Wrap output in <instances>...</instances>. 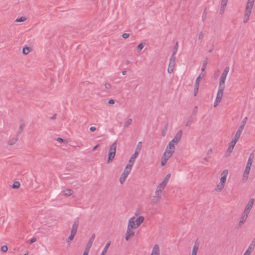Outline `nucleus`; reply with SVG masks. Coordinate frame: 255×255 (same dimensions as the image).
Returning a JSON list of instances; mask_svg holds the SVG:
<instances>
[{"label":"nucleus","instance_id":"obj_4","mask_svg":"<svg viewBox=\"0 0 255 255\" xmlns=\"http://www.w3.org/2000/svg\"><path fill=\"white\" fill-rule=\"evenodd\" d=\"M117 141H115L110 146L109 149L108 158L107 161L108 164L111 163L116 155Z\"/></svg>","mask_w":255,"mask_h":255},{"label":"nucleus","instance_id":"obj_24","mask_svg":"<svg viewBox=\"0 0 255 255\" xmlns=\"http://www.w3.org/2000/svg\"><path fill=\"white\" fill-rule=\"evenodd\" d=\"M79 219L77 218L74 222V223L72 226V228L71 229V232L77 233V231L78 229V227L79 226Z\"/></svg>","mask_w":255,"mask_h":255},{"label":"nucleus","instance_id":"obj_21","mask_svg":"<svg viewBox=\"0 0 255 255\" xmlns=\"http://www.w3.org/2000/svg\"><path fill=\"white\" fill-rule=\"evenodd\" d=\"M18 141V135H15L11 137L7 141V144L10 145L15 144Z\"/></svg>","mask_w":255,"mask_h":255},{"label":"nucleus","instance_id":"obj_51","mask_svg":"<svg viewBox=\"0 0 255 255\" xmlns=\"http://www.w3.org/2000/svg\"><path fill=\"white\" fill-rule=\"evenodd\" d=\"M96 130V128L95 127H91L90 128V130L91 131H94Z\"/></svg>","mask_w":255,"mask_h":255},{"label":"nucleus","instance_id":"obj_53","mask_svg":"<svg viewBox=\"0 0 255 255\" xmlns=\"http://www.w3.org/2000/svg\"><path fill=\"white\" fill-rule=\"evenodd\" d=\"M252 165V164L247 163V165H246V168H249V169H251V167Z\"/></svg>","mask_w":255,"mask_h":255},{"label":"nucleus","instance_id":"obj_55","mask_svg":"<svg viewBox=\"0 0 255 255\" xmlns=\"http://www.w3.org/2000/svg\"><path fill=\"white\" fill-rule=\"evenodd\" d=\"M24 125L23 124H22L19 126V128L22 130L24 128Z\"/></svg>","mask_w":255,"mask_h":255},{"label":"nucleus","instance_id":"obj_6","mask_svg":"<svg viewBox=\"0 0 255 255\" xmlns=\"http://www.w3.org/2000/svg\"><path fill=\"white\" fill-rule=\"evenodd\" d=\"M134 229H136V228L128 223L127 231L125 235V239L127 241H129L131 238L134 236L135 233L133 230Z\"/></svg>","mask_w":255,"mask_h":255},{"label":"nucleus","instance_id":"obj_49","mask_svg":"<svg viewBox=\"0 0 255 255\" xmlns=\"http://www.w3.org/2000/svg\"><path fill=\"white\" fill-rule=\"evenodd\" d=\"M129 36V34L128 33H125L122 35V37L123 38L126 39L128 38Z\"/></svg>","mask_w":255,"mask_h":255},{"label":"nucleus","instance_id":"obj_13","mask_svg":"<svg viewBox=\"0 0 255 255\" xmlns=\"http://www.w3.org/2000/svg\"><path fill=\"white\" fill-rule=\"evenodd\" d=\"M95 235L93 234L90 238L82 255H88L89 250L92 247V244L95 240Z\"/></svg>","mask_w":255,"mask_h":255},{"label":"nucleus","instance_id":"obj_54","mask_svg":"<svg viewBox=\"0 0 255 255\" xmlns=\"http://www.w3.org/2000/svg\"><path fill=\"white\" fill-rule=\"evenodd\" d=\"M206 13L205 11H204L203 13V17H202V19H203V21L205 20V19H206Z\"/></svg>","mask_w":255,"mask_h":255},{"label":"nucleus","instance_id":"obj_58","mask_svg":"<svg viewBox=\"0 0 255 255\" xmlns=\"http://www.w3.org/2000/svg\"><path fill=\"white\" fill-rule=\"evenodd\" d=\"M190 125V122H187L186 124H185V126H189Z\"/></svg>","mask_w":255,"mask_h":255},{"label":"nucleus","instance_id":"obj_11","mask_svg":"<svg viewBox=\"0 0 255 255\" xmlns=\"http://www.w3.org/2000/svg\"><path fill=\"white\" fill-rule=\"evenodd\" d=\"M175 56L172 55L170 57V61L168 64V67L167 69V72L171 74L172 73L174 69V67L175 66Z\"/></svg>","mask_w":255,"mask_h":255},{"label":"nucleus","instance_id":"obj_39","mask_svg":"<svg viewBox=\"0 0 255 255\" xmlns=\"http://www.w3.org/2000/svg\"><path fill=\"white\" fill-rule=\"evenodd\" d=\"M238 140L235 139V138H233L232 140L231 141V142L229 143L230 146H231L233 147H234L235 145H236V143L238 142Z\"/></svg>","mask_w":255,"mask_h":255},{"label":"nucleus","instance_id":"obj_23","mask_svg":"<svg viewBox=\"0 0 255 255\" xmlns=\"http://www.w3.org/2000/svg\"><path fill=\"white\" fill-rule=\"evenodd\" d=\"M250 169L246 168L243 174V182H246L248 179V176L250 172Z\"/></svg>","mask_w":255,"mask_h":255},{"label":"nucleus","instance_id":"obj_32","mask_svg":"<svg viewBox=\"0 0 255 255\" xmlns=\"http://www.w3.org/2000/svg\"><path fill=\"white\" fill-rule=\"evenodd\" d=\"M141 147H142V142L141 141H139L138 142V143L136 145V147L134 152L139 154L141 149Z\"/></svg>","mask_w":255,"mask_h":255},{"label":"nucleus","instance_id":"obj_46","mask_svg":"<svg viewBox=\"0 0 255 255\" xmlns=\"http://www.w3.org/2000/svg\"><path fill=\"white\" fill-rule=\"evenodd\" d=\"M204 37V33L202 31H201L198 34V39L199 40L202 39Z\"/></svg>","mask_w":255,"mask_h":255},{"label":"nucleus","instance_id":"obj_8","mask_svg":"<svg viewBox=\"0 0 255 255\" xmlns=\"http://www.w3.org/2000/svg\"><path fill=\"white\" fill-rule=\"evenodd\" d=\"M175 145L176 144H173V143L169 141L165 148L164 153L172 156L173 154L175 152Z\"/></svg>","mask_w":255,"mask_h":255},{"label":"nucleus","instance_id":"obj_36","mask_svg":"<svg viewBox=\"0 0 255 255\" xmlns=\"http://www.w3.org/2000/svg\"><path fill=\"white\" fill-rule=\"evenodd\" d=\"M73 191L71 189H66L64 191V194L65 196H70L72 194Z\"/></svg>","mask_w":255,"mask_h":255},{"label":"nucleus","instance_id":"obj_18","mask_svg":"<svg viewBox=\"0 0 255 255\" xmlns=\"http://www.w3.org/2000/svg\"><path fill=\"white\" fill-rule=\"evenodd\" d=\"M160 247L158 244H155L153 246L150 255H160Z\"/></svg>","mask_w":255,"mask_h":255},{"label":"nucleus","instance_id":"obj_9","mask_svg":"<svg viewBox=\"0 0 255 255\" xmlns=\"http://www.w3.org/2000/svg\"><path fill=\"white\" fill-rule=\"evenodd\" d=\"M229 70H230V67L228 66L226 67L225 68L223 73L221 75L220 79L219 85L225 86L226 79L227 76L229 73Z\"/></svg>","mask_w":255,"mask_h":255},{"label":"nucleus","instance_id":"obj_35","mask_svg":"<svg viewBox=\"0 0 255 255\" xmlns=\"http://www.w3.org/2000/svg\"><path fill=\"white\" fill-rule=\"evenodd\" d=\"M132 120L131 119H128L124 124L125 128H128L131 124Z\"/></svg>","mask_w":255,"mask_h":255},{"label":"nucleus","instance_id":"obj_26","mask_svg":"<svg viewBox=\"0 0 255 255\" xmlns=\"http://www.w3.org/2000/svg\"><path fill=\"white\" fill-rule=\"evenodd\" d=\"M243 131V129H241L238 128V130L236 131L235 135L233 138L237 140H239V139L240 138V136L242 133Z\"/></svg>","mask_w":255,"mask_h":255},{"label":"nucleus","instance_id":"obj_12","mask_svg":"<svg viewBox=\"0 0 255 255\" xmlns=\"http://www.w3.org/2000/svg\"><path fill=\"white\" fill-rule=\"evenodd\" d=\"M249 215L243 212L237 224L238 228H241L243 227L249 217Z\"/></svg>","mask_w":255,"mask_h":255},{"label":"nucleus","instance_id":"obj_43","mask_svg":"<svg viewBox=\"0 0 255 255\" xmlns=\"http://www.w3.org/2000/svg\"><path fill=\"white\" fill-rule=\"evenodd\" d=\"M177 47H178V43L177 42L176 43L175 46L173 48V53L172 55L175 56V54L176 53V52L177 51Z\"/></svg>","mask_w":255,"mask_h":255},{"label":"nucleus","instance_id":"obj_27","mask_svg":"<svg viewBox=\"0 0 255 255\" xmlns=\"http://www.w3.org/2000/svg\"><path fill=\"white\" fill-rule=\"evenodd\" d=\"M160 200L161 198L153 196L151 199V204L152 205H156L159 203Z\"/></svg>","mask_w":255,"mask_h":255},{"label":"nucleus","instance_id":"obj_2","mask_svg":"<svg viewBox=\"0 0 255 255\" xmlns=\"http://www.w3.org/2000/svg\"><path fill=\"white\" fill-rule=\"evenodd\" d=\"M255 1V0H247L246 3V7L243 17V22L244 23H247L250 18Z\"/></svg>","mask_w":255,"mask_h":255},{"label":"nucleus","instance_id":"obj_34","mask_svg":"<svg viewBox=\"0 0 255 255\" xmlns=\"http://www.w3.org/2000/svg\"><path fill=\"white\" fill-rule=\"evenodd\" d=\"M110 242H109L105 246V248H104L101 254L100 255H105L106 253L107 252L108 249L110 246Z\"/></svg>","mask_w":255,"mask_h":255},{"label":"nucleus","instance_id":"obj_40","mask_svg":"<svg viewBox=\"0 0 255 255\" xmlns=\"http://www.w3.org/2000/svg\"><path fill=\"white\" fill-rule=\"evenodd\" d=\"M208 64V60L206 59L203 64V65H202V68H201V70L202 72L204 71L206 68V66H207V65Z\"/></svg>","mask_w":255,"mask_h":255},{"label":"nucleus","instance_id":"obj_19","mask_svg":"<svg viewBox=\"0 0 255 255\" xmlns=\"http://www.w3.org/2000/svg\"><path fill=\"white\" fill-rule=\"evenodd\" d=\"M172 156L166 154L165 153H163V154L161 157V166H164L166 165L167 161L168 159L171 157Z\"/></svg>","mask_w":255,"mask_h":255},{"label":"nucleus","instance_id":"obj_52","mask_svg":"<svg viewBox=\"0 0 255 255\" xmlns=\"http://www.w3.org/2000/svg\"><path fill=\"white\" fill-rule=\"evenodd\" d=\"M36 239L35 238H32L30 240V244H32V243H34L35 242H36Z\"/></svg>","mask_w":255,"mask_h":255},{"label":"nucleus","instance_id":"obj_5","mask_svg":"<svg viewBox=\"0 0 255 255\" xmlns=\"http://www.w3.org/2000/svg\"><path fill=\"white\" fill-rule=\"evenodd\" d=\"M225 88V86L219 85V88L217 94V96L214 103V107H217L221 102L224 94Z\"/></svg>","mask_w":255,"mask_h":255},{"label":"nucleus","instance_id":"obj_29","mask_svg":"<svg viewBox=\"0 0 255 255\" xmlns=\"http://www.w3.org/2000/svg\"><path fill=\"white\" fill-rule=\"evenodd\" d=\"M200 83L195 81L194 86V96H196L198 93Z\"/></svg>","mask_w":255,"mask_h":255},{"label":"nucleus","instance_id":"obj_33","mask_svg":"<svg viewBox=\"0 0 255 255\" xmlns=\"http://www.w3.org/2000/svg\"><path fill=\"white\" fill-rule=\"evenodd\" d=\"M234 148V147L229 145L227 151H226V153H225L226 156H230V154H231V153L233 152Z\"/></svg>","mask_w":255,"mask_h":255},{"label":"nucleus","instance_id":"obj_44","mask_svg":"<svg viewBox=\"0 0 255 255\" xmlns=\"http://www.w3.org/2000/svg\"><path fill=\"white\" fill-rule=\"evenodd\" d=\"M144 47V44L142 43L139 44L137 47V50L138 51H141Z\"/></svg>","mask_w":255,"mask_h":255},{"label":"nucleus","instance_id":"obj_14","mask_svg":"<svg viewBox=\"0 0 255 255\" xmlns=\"http://www.w3.org/2000/svg\"><path fill=\"white\" fill-rule=\"evenodd\" d=\"M183 134V131L182 130H179L178 131V132L176 133L175 135L174 136V138L170 141L172 143H173V144H177V143L180 141L182 136Z\"/></svg>","mask_w":255,"mask_h":255},{"label":"nucleus","instance_id":"obj_10","mask_svg":"<svg viewBox=\"0 0 255 255\" xmlns=\"http://www.w3.org/2000/svg\"><path fill=\"white\" fill-rule=\"evenodd\" d=\"M131 169L129 168V167H126L123 173L122 174L119 181L121 184H123L125 182L126 179H127V177L128 176V174H129Z\"/></svg>","mask_w":255,"mask_h":255},{"label":"nucleus","instance_id":"obj_20","mask_svg":"<svg viewBox=\"0 0 255 255\" xmlns=\"http://www.w3.org/2000/svg\"><path fill=\"white\" fill-rule=\"evenodd\" d=\"M199 246H200L199 242H198L197 241H196L194 244V246H193V249L192 250L191 255H197V252L199 249Z\"/></svg>","mask_w":255,"mask_h":255},{"label":"nucleus","instance_id":"obj_56","mask_svg":"<svg viewBox=\"0 0 255 255\" xmlns=\"http://www.w3.org/2000/svg\"><path fill=\"white\" fill-rule=\"evenodd\" d=\"M166 134V130H163L162 131V133H161V135L162 136H164Z\"/></svg>","mask_w":255,"mask_h":255},{"label":"nucleus","instance_id":"obj_1","mask_svg":"<svg viewBox=\"0 0 255 255\" xmlns=\"http://www.w3.org/2000/svg\"><path fill=\"white\" fill-rule=\"evenodd\" d=\"M228 175L229 170L228 169H225L222 172L220 181L214 189L216 192L220 193L223 190L226 186Z\"/></svg>","mask_w":255,"mask_h":255},{"label":"nucleus","instance_id":"obj_50","mask_svg":"<svg viewBox=\"0 0 255 255\" xmlns=\"http://www.w3.org/2000/svg\"><path fill=\"white\" fill-rule=\"evenodd\" d=\"M108 103L110 104V105H113L115 104V101L113 99H110L108 101Z\"/></svg>","mask_w":255,"mask_h":255},{"label":"nucleus","instance_id":"obj_7","mask_svg":"<svg viewBox=\"0 0 255 255\" xmlns=\"http://www.w3.org/2000/svg\"><path fill=\"white\" fill-rule=\"evenodd\" d=\"M255 202V201L254 198H251L246 205L243 212L250 215L251 211L254 205Z\"/></svg>","mask_w":255,"mask_h":255},{"label":"nucleus","instance_id":"obj_60","mask_svg":"<svg viewBox=\"0 0 255 255\" xmlns=\"http://www.w3.org/2000/svg\"><path fill=\"white\" fill-rule=\"evenodd\" d=\"M23 255H28L27 254L25 253Z\"/></svg>","mask_w":255,"mask_h":255},{"label":"nucleus","instance_id":"obj_38","mask_svg":"<svg viewBox=\"0 0 255 255\" xmlns=\"http://www.w3.org/2000/svg\"><path fill=\"white\" fill-rule=\"evenodd\" d=\"M254 158V155L253 153H251L249 156L247 163L252 164Z\"/></svg>","mask_w":255,"mask_h":255},{"label":"nucleus","instance_id":"obj_17","mask_svg":"<svg viewBox=\"0 0 255 255\" xmlns=\"http://www.w3.org/2000/svg\"><path fill=\"white\" fill-rule=\"evenodd\" d=\"M139 154L134 152V154L130 157L128 164L126 166L127 167H129V168H132V167L135 162L136 158L138 156Z\"/></svg>","mask_w":255,"mask_h":255},{"label":"nucleus","instance_id":"obj_3","mask_svg":"<svg viewBox=\"0 0 255 255\" xmlns=\"http://www.w3.org/2000/svg\"><path fill=\"white\" fill-rule=\"evenodd\" d=\"M137 216V214L135 213V216L129 219L128 223L137 229L144 221V217L142 216Z\"/></svg>","mask_w":255,"mask_h":255},{"label":"nucleus","instance_id":"obj_22","mask_svg":"<svg viewBox=\"0 0 255 255\" xmlns=\"http://www.w3.org/2000/svg\"><path fill=\"white\" fill-rule=\"evenodd\" d=\"M228 0H222L221 3L220 14H223L227 4Z\"/></svg>","mask_w":255,"mask_h":255},{"label":"nucleus","instance_id":"obj_25","mask_svg":"<svg viewBox=\"0 0 255 255\" xmlns=\"http://www.w3.org/2000/svg\"><path fill=\"white\" fill-rule=\"evenodd\" d=\"M170 176V174H168L166 175V176L164 178V179L163 180V181L159 184L165 187L167 184V183L168 182Z\"/></svg>","mask_w":255,"mask_h":255},{"label":"nucleus","instance_id":"obj_16","mask_svg":"<svg viewBox=\"0 0 255 255\" xmlns=\"http://www.w3.org/2000/svg\"><path fill=\"white\" fill-rule=\"evenodd\" d=\"M255 249V240L252 241L248 249L244 253L243 255H251V253Z\"/></svg>","mask_w":255,"mask_h":255},{"label":"nucleus","instance_id":"obj_41","mask_svg":"<svg viewBox=\"0 0 255 255\" xmlns=\"http://www.w3.org/2000/svg\"><path fill=\"white\" fill-rule=\"evenodd\" d=\"M204 74H200L196 78L195 81L200 83L201 80H202L204 78Z\"/></svg>","mask_w":255,"mask_h":255},{"label":"nucleus","instance_id":"obj_42","mask_svg":"<svg viewBox=\"0 0 255 255\" xmlns=\"http://www.w3.org/2000/svg\"><path fill=\"white\" fill-rule=\"evenodd\" d=\"M20 186V183L18 181H15L13 183L12 185V188H18Z\"/></svg>","mask_w":255,"mask_h":255},{"label":"nucleus","instance_id":"obj_47","mask_svg":"<svg viewBox=\"0 0 255 255\" xmlns=\"http://www.w3.org/2000/svg\"><path fill=\"white\" fill-rule=\"evenodd\" d=\"M57 141L59 142H64V143H67V141L61 137H58L57 138Z\"/></svg>","mask_w":255,"mask_h":255},{"label":"nucleus","instance_id":"obj_30","mask_svg":"<svg viewBox=\"0 0 255 255\" xmlns=\"http://www.w3.org/2000/svg\"><path fill=\"white\" fill-rule=\"evenodd\" d=\"M76 234V233L71 231L70 235L66 240V241L68 243V244H69L70 241L73 240Z\"/></svg>","mask_w":255,"mask_h":255},{"label":"nucleus","instance_id":"obj_48","mask_svg":"<svg viewBox=\"0 0 255 255\" xmlns=\"http://www.w3.org/2000/svg\"><path fill=\"white\" fill-rule=\"evenodd\" d=\"M104 86L106 89H110L111 88V85L109 83H105Z\"/></svg>","mask_w":255,"mask_h":255},{"label":"nucleus","instance_id":"obj_31","mask_svg":"<svg viewBox=\"0 0 255 255\" xmlns=\"http://www.w3.org/2000/svg\"><path fill=\"white\" fill-rule=\"evenodd\" d=\"M247 120H248V118L247 117H245L243 120L241 122V125L240 126V127H239V128H241V129H242L244 130V128L245 127V125L247 123Z\"/></svg>","mask_w":255,"mask_h":255},{"label":"nucleus","instance_id":"obj_45","mask_svg":"<svg viewBox=\"0 0 255 255\" xmlns=\"http://www.w3.org/2000/svg\"><path fill=\"white\" fill-rule=\"evenodd\" d=\"M8 250V248L5 245H4V246H2L1 247V251L2 252H7Z\"/></svg>","mask_w":255,"mask_h":255},{"label":"nucleus","instance_id":"obj_28","mask_svg":"<svg viewBox=\"0 0 255 255\" xmlns=\"http://www.w3.org/2000/svg\"><path fill=\"white\" fill-rule=\"evenodd\" d=\"M32 49L30 47L24 46L22 49V53L27 55L32 51Z\"/></svg>","mask_w":255,"mask_h":255},{"label":"nucleus","instance_id":"obj_15","mask_svg":"<svg viewBox=\"0 0 255 255\" xmlns=\"http://www.w3.org/2000/svg\"><path fill=\"white\" fill-rule=\"evenodd\" d=\"M164 188L165 187L163 186L160 184H158L156 188L155 191L154 192V194L153 196L156 197H158L159 198H161L162 191Z\"/></svg>","mask_w":255,"mask_h":255},{"label":"nucleus","instance_id":"obj_59","mask_svg":"<svg viewBox=\"0 0 255 255\" xmlns=\"http://www.w3.org/2000/svg\"><path fill=\"white\" fill-rule=\"evenodd\" d=\"M126 74H127V71H124L122 72V74L123 75H125Z\"/></svg>","mask_w":255,"mask_h":255},{"label":"nucleus","instance_id":"obj_57","mask_svg":"<svg viewBox=\"0 0 255 255\" xmlns=\"http://www.w3.org/2000/svg\"><path fill=\"white\" fill-rule=\"evenodd\" d=\"M99 145V144H97V145H96L94 147V148H93V150H95L96 148H97L98 147Z\"/></svg>","mask_w":255,"mask_h":255},{"label":"nucleus","instance_id":"obj_37","mask_svg":"<svg viewBox=\"0 0 255 255\" xmlns=\"http://www.w3.org/2000/svg\"><path fill=\"white\" fill-rule=\"evenodd\" d=\"M26 20V18L24 16H21L15 19V21L16 22H23Z\"/></svg>","mask_w":255,"mask_h":255}]
</instances>
